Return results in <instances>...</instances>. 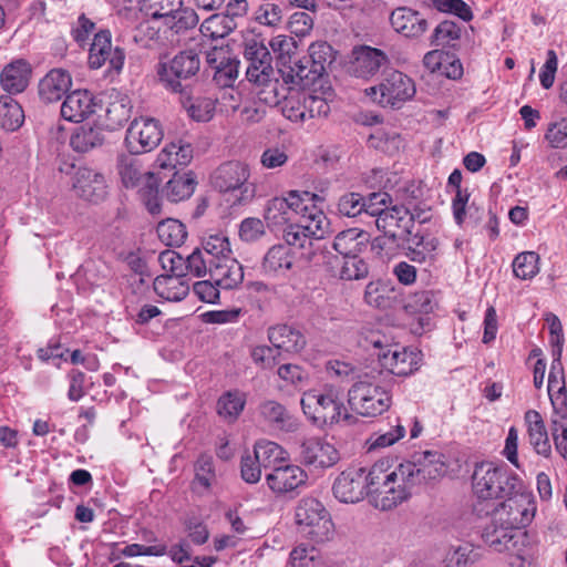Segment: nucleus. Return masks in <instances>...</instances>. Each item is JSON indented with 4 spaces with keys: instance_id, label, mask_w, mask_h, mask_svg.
<instances>
[{
    "instance_id": "c85d7f7f",
    "label": "nucleus",
    "mask_w": 567,
    "mask_h": 567,
    "mask_svg": "<svg viewBox=\"0 0 567 567\" xmlns=\"http://www.w3.org/2000/svg\"><path fill=\"white\" fill-rule=\"evenodd\" d=\"M31 73L32 69L27 60H13L0 73L1 87L10 94L21 93L29 85Z\"/></svg>"
},
{
    "instance_id": "e433bc0d",
    "label": "nucleus",
    "mask_w": 567,
    "mask_h": 567,
    "mask_svg": "<svg viewBox=\"0 0 567 567\" xmlns=\"http://www.w3.org/2000/svg\"><path fill=\"white\" fill-rule=\"evenodd\" d=\"M154 290L164 300L177 302L189 292V284L185 276H157L154 280Z\"/></svg>"
},
{
    "instance_id": "cd10ccee",
    "label": "nucleus",
    "mask_w": 567,
    "mask_h": 567,
    "mask_svg": "<svg viewBox=\"0 0 567 567\" xmlns=\"http://www.w3.org/2000/svg\"><path fill=\"white\" fill-rule=\"evenodd\" d=\"M179 101L188 116L197 122H208L213 118L217 97L214 95H202L188 87L178 92Z\"/></svg>"
},
{
    "instance_id": "e2e57ef3",
    "label": "nucleus",
    "mask_w": 567,
    "mask_h": 567,
    "mask_svg": "<svg viewBox=\"0 0 567 567\" xmlns=\"http://www.w3.org/2000/svg\"><path fill=\"white\" fill-rule=\"evenodd\" d=\"M289 565L290 567H320L321 559L313 547L299 545L291 550Z\"/></svg>"
},
{
    "instance_id": "a19ab883",
    "label": "nucleus",
    "mask_w": 567,
    "mask_h": 567,
    "mask_svg": "<svg viewBox=\"0 0 567 567\" xmlns=\"http://www.w3.org/2000/svg\"><path fill=\"white\" fill-rule=\"evenodd\" d=\"M360 202L362 203L357 210V221L363 223L365 217L380 219L386 207L392 204V196L388 193H371L367 198L357 199V206Z\"/></svg>"
},
{
    "instance_id": "f8f14e48",
    "label": "nucleus",
    "mask_w": 567,
    "mask_h": 567,
    "mask_svg": "<svg viewBox=\"0 0 567 567\" xmlns=\"http://www.w3.org/2000/svg\"><path fill=\"white\" fill-rule=\"evenodd\" d=\"M413 488L442 478L446 473L445 457L437 451L415 453L412 461L401 463Z\"/></svg>"
},
{
    "instance_id": "0eeeda50",
    "label": "nucleus",
    "mask_w": 567,
    "mask_h": 567,
    "mask_svg": "<svg viewBox=\"0 0 567 567\" xmlns=\"http://www.w3.org/2000/svg\"><path fill=\"white\" fill-rule=\"evenodd\" d=\"M321 202L323 197L310 192H290L288 197H275L268 202L265 219L271 226H282L295 221L297 216H307L311 205Z\"/></svg>"
},
{
    "instance_id": "4468645a",
    "label": "nucleus",
    "mask_w": 567,
    "mask_h": 567,
    "mask_svg": "<svg viewBox=\"0 0 567 567\" xmlns=\"http://www.w3.org/2000/svg\"><path fill=\"white\" fill-rule=\"evenodd\" d=\"M249 168L241 162L230 161L221 164L213 175V185L220 192L239 190L240 200H247L254 195V187L248 183Z\"/></svg>"
},
{
    "instance_id": "864d4df0",
    "label": "nucleus",
    "mask_w": 567,
    "mask_h": 567,
    "mask_svg": "<svg viewBox=\"0 0 567 567\" xmlns=\"http://www.w3.org/2000/svg\"><path fill=\"white\" fill-rule=\"evenodd\" d=\"M117 171L125 187H136L143 178L147 181V174H142L137 161L127 155L117 158Z\"/></svg>"
},
{
    "instance_id": "bb28decb",
    "label": "nucleus",
    "mask_w": 567,
    "mask_h": 567,
    "mask_svg": "<svg viewBox=\"0 0 567 567\" xmlns=\"http://www.w3.org/2000/svg\"><path fill=\"white\" fill-rule=\"evenodd\" d=\"M72 85V76L63 69H52L39 82L41 101L54 103L60 101Z\"/></svg>"
},
{
    "instance_id": "4d7b16f0",
    "label": "nucleus",
    "mask_w": 567,
    "mask_h": 567,
    "mask_svg": "<svg viewBox=\"0 0 567 567\" xmlns=\"http://www.w3.org/2000/svg\"><path fill=\"white\" fill-rule=\"evenodd\" d=\"M203 248H200L207 257L213 259H223L231 256L230 244L224 234H213L204 238Z\"/></svg>"
},
{
    "instance_id": "13d9d810",
    "label": "nucleus",
    "mask_w": 567,
    "mask_h": 567,
    "mask_svg": "<svg viewBox=\"0 0 567 567\" xmlns=\"http://www.w3.org/2000/svg\"><path fill=\"white\" fill-rule=\"evenodd\" d=\"M548 375V395L551 404L556 401V398L560 396L559 400L567 402L566 386L564 381V373L560 364L559 357L555 360Z\"/></svg>"
},
{
    "instance_id": "aec40b11",
    "label": "nucleus",
    "mask_w": 567,
    "mask_h": 567,
    "mask_svg": "<svg viewBox=\"0 0 567 567\" xmlns=\"http://www.w3.org/2000/svg\"><path fill=\"white\" fill-rule=\"evenodd\" d=\"M307 480L308 475L300 466L285 462L266 475L268 487L278 495L298 489Z\"/></svg>"
},
{
    "instance_id": "412c9836",
    "label": "nucleus",
    "mask_w": 567,
    "mask_h": 567,
    "mask_svg": "<svg viewBox=\"0 0 567 567\" xmlns=\"http://www.w3.org/2000/svg\"><path fill=\"white\" fill-rule=\"evenodd\" d=\"M300 449L302 462L317 468L330 467L339 460L334 446L320 437L306 439Z\"/></svg>"
},
{
    "instance_id": "0e129e2a",
    "label": "nucleus",
    "mask_w": 567,
    "mask_h": 567,
    "mask_svg": "<svg viewBox=\"0 0 567 567\" xmlns=\"http://www.w3.org/2000/svg\"><path fill=\"white\" fill-rule=\"evenodd\" d=\"M216 481L214 461L210 455H200L195 464V484L208 489Z\"/></svg>"
},
{
    "instance_id": "c9c22d12",
    "label": "nucleus",
    "mask_w": 567,
    "mask_h": 567,
    "mask_svg": "<svg viewBox=\"0 0 567 567\" xmlns=\"http://www.w3.org/2000/svg\"><path fill=\"white\" fill-rule=\"evenodd\" d=\"M524 419L527 425L529 442L534 446L536 453L546 457L549 456L551 446L540 413L536 410H528L525 413Z\"/></svg>"
},
{
    "instance_id": "603ef678",
    "label": "nucleus",
    "mask_w": 567,
    "mask_h": 567,
    "mask_svg": "<svg viewBox=\"0 0 567 567\" xmlns=\"http://www.w3.org/2000/svg\"><path fill=\"white\" fill-rule=\"evenodd\" d=\"M131 100L127 95L117 94L106 107V118L112 127L121 126L131 116Z\"/></svg>"
},
{
    "instance_id": "6e6552de",
    "label": "nucleus",
    "mask_w": 567,
    "mask_h": 567,
    "mask_svg": "<svg viewBox=\"0 0 567 567\" xmlns=\"http://www.w3.org/2000/svg\"><path fill=\"white\" fill-rule=\"evenodd\" d=\"M200 69L199 55L194 50H184L175 54L172 59L159 62L157 65V75L163 86L178 93L187 89L183 85L195 76Z\"/></svg>"
},
{
    "instance_id": "6ab92c4d",
    "label": "nucleus",
    "mask_w": 567,
    "mask_h": 567,
    "mask_svg": "<svg viewBox=\"0 0 567 567\" xmlns=\"http://www.w3.org/2000/svg\"><path fill=\"white\" fill-rule=\"evenodd\" d=\"M380 368L395 375H409L417 369L419 354L398 344H385L377 359Z\"/></svg>"
},
{
    "instance_id": "774afa93",
    "label": "nucleus",
    "mask_w": 567,
    "mask_h": 567,
    "mask_svg": "<svg viewBox=\"0 0 567 567\" xmlns=\"http://www.w3.org/2000/svg\"><path fill=\"white\" fill-rule=\"evenodd\" d=\"M158 261L165 276H185V259L174 250L167 249L159 254Z\"/></svg>"
},
{
    "instance_id": "ea45409f",
    "label": "nucleus",
    "mask_w": 567,
    "mask_h": 567,
    "mask_svg": "<svg viewBox=\"0 0 567 567\" xmlns=\"http://www.w3.org/2000/svg\"><path fill=\"white\" fill-rule=\"evenodd\" d=\"M281 95V113L291 122L303 123L308 120L307 106L305 100V92H291L289 95L285 94V87L281 84L279 89Z\"/></svg>"
},
{
    "instance_id": "7c9ffc66",
    "label": "nucleus",
    "mask_w": 567,
    "mask_h": 567,
    "mask_svg": "<svg viewBox=\"0 0 567 567\" xmlns=\"http://www.w3.org/2000/svg\"><path fill=\"white\" fill-rule=\"evenodd\" d=\"M392 28L408 38H419L427 30V21L421 14L406 7L394 9L390 16Z\"/></svg>"
},
{
    "instance_id": "72a5a7b5",
    "label": "nucleus",
    "mask_w": 567,
    "mask_h": 567,
    "mask_svg": "<svg viewBox=\"0 0 567 567\" xmlns=\"http://www.w3.org/2000/svg\"><path fill=\"white\" fill-rule=\"evenodd\" d=\"M279 72L284 83L290 87L307 86L319 78L317 73H313L310 60L307 56L290 60L289 64L284 63Z\"/></svg>"
},
{
    "instance_id": "5701e85b",
    "label": "nucleus",
    "mask_w": 567,
    "mask_h": 567,
    "mask_svg": "<svg viewBox=\"0 0 567 567\" xmlns=\"http://www.w3.org/2000/svg\"><path fill=\"white\" fill-rule=\"evenodd\" d=\"M401 291L390 281L381 279L370 281L363 291V302L379 310H388L401 301Z\"/></svg>"
},
{
    "instance_id": "4c0bfd02",
    "label": "nucleus",
    "mask_w": 567,
    "mask_h": 567,
    "mask_svg": "<svg viewBox=\"0 0 567 567\" xmlns=\"http://www.w3.org/2000/svg\"><path fill=\"white\" fill-rule=\"evenodd\" d=\"M259 415L269 426L280 431H293L296 423L287 409L279 402L268 400L259 405Z\"/></svg>"
},
{
    "instance_id": "9b49d317",
    "label": "nucleus",
    "mask_w": 567,
    "mask_h": 567,
    "mask_svg": "<svg viewBox=\"0 0 567 567\" xmlns=\"http://www.w3.org/2000/svg\"><path fill=\"white\" fill-rule=\"evenodd\" d=\"M163 136L164 131L158 120L141 116L126 130L125 145L131 154H144L157 147Z\"/></svg>"
},
{
    "instance_id": "37998d69",
    "label": "nucleus",
    "mask_w": 567,
    "mask_h": 567,
    "mask_svg": "<svg viewBox=\"0 0 567 567\" xmlns=\"http://www.w3.org/2000/svg\"><path fill=\"white\" fill-rule=\"evenodd\" d=\"M236 21L223 13L212 14L200 24V33L210 40L223 39L236 29Z\"/></svg>"
},
{
    "instance_id": "7ed1b4c3",
    "label": "nucleus",
    "mask_w": 567,
    "mask_h": 567,
    "mask_svg": "<svg viewBox=\"0 0 567 567\" xmlns=\"http://www.w3.org/2000/svg\"><path fill=\"white\" fill-rule=\"evenodd\" d=\"M244 55L248 62L246 78L258 89V100L268 106L278 105L281 84L276 78L272 58L264 41L256 37L246 39Z\"/></svg>"
},
{
    "instance_id": "69168bd1",
    "label": "nucleus",
    "mask_w": 567,
    "mask_h": 567,
    "mask_svg": "<svg viewBox=\"0 0 567 567\" xmlns=\"http://www.w3.org/2000/svg\"><path fill=\"white\" fill-rule=\"evenodd\" d=\"M480 557L478 551L471 545L460 546L446 556V567H467L475 564Z\"/></svg>"
},
{
    "instance_id": "58836bf2",
    "label": "nucleus",
    "mask_w": 567,
    "mask_h": 567,
    "mask_svg": "<svg viewBox=\"0 0 567 567\" xmlns=\"http://www.w3.org/2000/svg\"><path fill=\"white\" fill-rule=\"evenodd\" d=\"M247 394L238 389L224 392L216 402L218 416L227 423H234L241 414Z\"/></svg>"
},
{
    "instance_id": "c756f323",
    "label": "nucleus",
    "mask_w": 567,
    "mask_h": 567,
    "mask_svg": "<svg viewBox=\"0 0 567 567\" xmlns=\"http://www.w3.org/2000/svg\"><path fill=\"white\" fill-rule=\"evenodd\" d=\"M95 111L92 94L85 90H75L66 95L61 105V115L70 122H82Z\"/></svg>"
},
{
    "instance_id": "8fccbe9b",
    "label": "nucleus",
    "mask_w": 567,
    "mask_h": 567,
    "mask_svg": "<svg viewBox=\"0 0 567 567\" xmlns=\"http://www.w3.org/2000/svg\"><path fill=\"white\" fill-rule=\"evenodd\" d=\"M461 27L454 21L444 20L434 29L430 43L433 47L455 48L456 42L461 38Z\"/></svg>"
},
{
    "instance_id": "39448f33",
    "label": "nucleus",
    "mask_w": 567,
    "mask_h": 567,
    "mask_svg": "<svg viewBox=\"0 0 567 567\" xmlns=\"http://www.w3.org/2000/svg\"><path fill=\"white\" fill-rule=\"evenodd\" d=\"M296 523L307 538L323 543L333 534V523L323 504L313 497L302 498L296 507Z\"/></svg>"
},
{
    "instance_id": "f3484780",
    "label": "nucleus",
    "mask_w": 567,
    "mask_h": 567,
    "mask_svg": "<svg viewBox=\"0 0 567 567\" xmlns=\"http://www.w3.org/2000/svg\"><path fill=\"white\" fill-rule=\"evenodd\" d=\"M72 188L76 196L92 203L106 197L107 185L102 173L90 167H78L72 177Z\"/></svg>"
},
{
    "instance_id": "b1692460",
    "label": "nucleus",
    "mask_w": 567,
    "mask_h": 567,
    "mask_svg": "<svg viewBox=\"0 0 567 567\" xmlns=\"http://www.w3.org/2000/svg\"><path fill=\"white\" fill-rule=\"evenodd\" d=\"M207 63L214 70L213 81L220 87H231L238 76L239 61L233 59L223 49H213L207 53Z\"/></svg>"
},
{
    "instance_id": "ddd939ff",
    "label": "nucleus",
    "mask_w": 567,
    "mask_h": 567,
    "mask_svg": "<svg viewBox=\"0 0 567 567\" xmlns=\"http://www.w3.org/2000/svg\"><path fill=\"white\" fill-rule=\"evenodd\" d=\"M150 16L163 19L164 24L175 33L189 30L198 23V16L190 8L183 7V0H148Z\"/></svg>"
},
{
    "instance_id": "5fc2aeb1",
    "label": "nucleus",
    "mask_w": 567,
    "mask_h": 567,
    "mask_svg": "<svg viewBox=\"0 0 567 567\" xmlns=\"http://www.w3.org/2000/svg\"><path fill=\"white\" fill-rule=\"evenodd\" d=\"M539 256L534 251L518 254L513 261L514 275L523 280L532 279L538 271Z\"/></svg>"
},
{
    "instance_id": "a878e982",
    "label": "nucleus",
    "mask_w": 567,
    "mask_h": 567,
    "mask_svg": "<svg viewBox=\"0 0 567 567\" xmlns=\"http://www.w3.org/2000/svg\"><path fill=\"white\" fill-rule=\"evenodd\" d=\"M389 64L390 58L383 50L357 44V78L370 80Z\"/></svg>"
},
{
    "instance_id": "052dcab7",
    "label": "nucleus",
    "mask_w": 567,
    "mask_h": 567,
    "mask_svg": "<svg viewBox=\"0 0 567 567\" xmlns=\"http://www.w3.org/2000/svg\"><path fill=\"white\" fill-rule=\"evenodd\" d=\"M386 338L380 331H361L357 338V346L362 351L368 352L370 357H375L377 359L380 351L384 350Z\"/></svg>"
},
{
    "instance_id": "1a4fd4ad",
    "label": "nucleus",
    "mask_w": 567,
    "mask_h": 567,
    "mask_svg": "<svg viewBox=\"0 0 567 567\" xmlns=\"http://www.w3.org/2000/svg\"><path fill=\"white\" fill-rule=\"evenodd\" d=\"M416 218L404 210L391 204L380 216V219H374V224L379 230H382L392 241H402L410 246H420L424 241V236L414 233V225Z\"/></svg>"
},
{
    "instance_id": "09e8293b",
    "label": "nucleus",
    "mask_w": 567,
    "mask_h": 567,
    "mask_svg": "<svg viewBox=\"0 0 567 567\" xmlns=\"http://www.w3.org/2000/svg\"><path fill=\"white\" fill-rule=\"evenodd\" d=\"M156 231L161 241L166 246H181L187 237L184 224L173 218L161 221Z\"/></svg>"
},
{
    "instance_id": "2f4dec72",
    "label": "nucleus",
    "mask_w": 567,
    "mask_h": 567,
    "mask_svg": "<svg viewBox=\"0 0 567 567\" xmlns=\"http://www.w3.org/2000/svg\"><path fill=\"white\" fill-rule=\"evenodd\" d=\"M295 262L292 248L284 244L271 246L265 254L261 270L267 276L281 277L289 271Z\"/></svg>"
},
{
    "instance_id": "20e7f679",
    "label": "nucleus",
    "mask_w": 567,
    "mask_h": 567,
    "mask_svg": "<svg viewBox=\"0 0 567 567\" xmlns=\"http://www.w3.org/2000/svg\"><path fill=\"white\" fill-rule=\"evenodd\" d=\"M473 491L480 503L497 498L520 497L522 484L519 478L508 471L507 466H495L492 463H482L474 470ZM486 506V504H483Z\"/></svg>"
},
{
    "instance_id": "f257e3e1",
    "label": "nucleus",
    "mask_w": 567,
    "mask_h": 567,
    "mask_svg": "<svg viewBox=\"0 0 567 567\" xmlns=\"http://www.w3.org/2000/svg\"><path fill=\"white\" fill-rule=\"evenodd\" d=\"M474 511L488 519L483 527V540L495 551L502 553L509 549L516 532L530 523L535 507L527 496H520L509 497L491 509L488 503L486 506L477 503Z\"/></svg>"
},
{
    "instance_id": "f704fd0d",
    "label": "nucleus",
    "mask_w": 567,
    "mask_h": 567,
    "mask_svg": "<svg viewBox=\"0 0 567 567\" xmlns=\"http://www.w3.org/2000/svg\"><path fill=\"white\" fill-rule=\"evenodd\" d=\"M268 339L276 349L286 352H299L306 346L305 336L293 327L279 324L268 331Z\"/></svg>"
},
{
    "instance_id": "dca6fc26",
    "label": "nucleus",
    "mask_w": 567,
    "mask_h": 567,
    "mask_svg": "<svg viewBox=\"0 0 567 567\" xmlns=\"http://www.w3.org/2000/svg\"><path fill=\"white\" fill-rule=\"evenodd\" d=\"M392 196V204L408 210L417 223L424 224L431 219V209L423 199V188L414 182L400 185Z\"/></svg>"
},
{
    "instance_id": "338daca9",
    "label": "nucleus",
    "mask_w": 567,
    "mask_h": 567,
    "mask_svg": "<svg viewBox=\"0 0 567 567\" xmlns=\"http://www.w3.org/2000/svg\"><path fill=\"white\" fill-rule=\"evenodd\" d=\"M432 6L441 12L453 13L466 22L473 19L471 8L463 0H432Z\"/></svg>"
},
{
    "instance_id": "4be33fe9",
    "label": "nucleus",
    "mask_w": 567,
    "mask_h": 567,
    "mask_svg": "<svg viewBox=\"0 0 567 567\" xmlns=\"http://www.w3.org/2000/svg\"><path fill=\"white\" fill-rule=\"evenodd\" d=\"M357 398H360V409L357 414L362 416H377L388 410L390 398L388 393L372 382L357 381Z\"/></svg>"
},
{
    "instance_id": "473e14b6",
    "label": "nucleus",
    "mask_w": 567,
    "mask_h": 567,
    "mask_svg": "<svg viewBox=\"0 0 567 567\" xmlns=\"http://www.w3.org/2000/svg\"><path fill=\"white\" fill-rule=\"evenodd\" d=\"M193 159V147L184 141L171 142L157 154L155 166L173 171L187 166Z\"/></svg>"
},
{
    "instance_id": "79ce46f5",
    "label": "nucleus",
    "mask_w": 567,
    "mask_h": 567,
    "mask_svg": "<svg viewBox=\"0 0 567 567\" xmlns=\"http://www.w3.org/2000/svg\"><path fill=\"white\" fill-rule=\"evenodd\" d=\"M333 248L346 259L340 271L341 279L351 280L353 274L349 264L354 267V230L347 229L339 233L334 238Z\"/></svg>"
},
{
    "instance_id": "680f3d73",
    "label": "nucleus",
    "mask_w": 567,
    "mask_h": 567,
    "mask_svg": "<svg viewBox=\"0 0 567 567\" xmlns=\"http://www.w3.org/2000/svg\"><path fill=\"white\" fill-rule=\"evenodd\" d=\"M212 259L207 257V255L200 249L196 248L186 259H185V276L187 274L193 275L194 277H206L210 275L209 266Z\"/></svg>"
},
{
    "instance_id": "49530a36",
    "label": "nucleus",
    "mask_w": 567,
    "mask_h": 567,
    "mask_svg": "<svg viewBox=\"0 0 567 567\" xmlns=\"http://www.w3.org/2000/svg\"><path fill=\"white\" fill-rule=\"evenodd\" d=\"M24 120L23 110L10 95L0 97V125L7 131L18 130Z\"/></svg>"
},
{
    "instance_id": "bf43d9fd",
    "label": "nucleus",
    "mask_w": 567,
    "mask_h": 567,
    "mask_svg": "<svg viewBox=\"0 0 567 567\" xmlns=\"http://www.w3.org/2000/svg\"><path fill=\"white\" fill-rule=\"evenodd\" d=\"M435 302L431 291L415 292L405 300L403 309L409 315L430 313L433 311Z\"/></svg>"
},
{
    "instance_id": "3c124183",
    "label": "nucleus",
    "mask_w": 567,
    "mask_h": 567,
    "mask_svg": "<svg viewBox=\"0 0 567 567\" xmlns=\"http://www.w3.org/2000/svg\"><path fill=\"white\" fill-rule=\"evenodd\" d=\"M307 59L310 60L313 73H317L320 78L326 66L334 61V51L327 42H315L309 47V56Z\"/></svg>"
},
{
    "instance_id": "393cba45",
    "label": "nucleus",
    "mask_w": 567,
    "mask_h": 567,
    "mask_svg": "<svg viewBox=\"0 0 567 567\" xmlns=\"http://www.w3.org/2000/svg\"><path fill=\"white\" fill-rule=\"evenodd\" d=\"M209 277L221 289H234L244 280V268L233 256L213 259L209 266Z\"/></svg>"
},
{
    "instance_id": "a18cd8bd",
    "label": "nucleus",
    "mask_w": 567,
    "mask_h": 567,
    "mask_svg": "<svg viewBox=\"0 0 567 567\" xmlns=\"http://www.w3.org/2000/svg\"><path fill=\"white\" fill-rule=\"evenodd\" d=\"M252 456L259 461L265 470L278 467L285 462L284 449L271 441H259L255 444Z\"/></svg>"
},
{
    "instance_id": "6e6d98bb",
    "label": "nucleus",
    "mask_w": 567,
    "mask_h": 567,
    "mask_svg": "<svg viewBox=\"0 0 567 567\" xmlns=\"http://www.w3.org/2000/svg\"><path fill=\"white\" fill-rule=\"evenodd\" d=\"M354 470L347 468L336 478L332 492L334 497L346 504L354 503Z\"/></svg>"
},
{
    "instance_id": "423d86ee",
    "label": "nucleus",
    "mask_w": 567,
    "mask_h": 567,
    "mask_svg": "<svg viewBox=\"0 0 567 567\" xmlns=\"http://www.w3.org/2000/svg\"><path fill=\"white\" fill-rule=\"evenodd\" d=\"M301 406L308 419L318 426L352 423L349 410L330 394L308 391L301 398Z\"/></svg>"
},
{
    "instance_id": "9d476101",
    "label": "nucleus",
    "mask_w": 567,
    "mask_h": 567,
    "mask_svg": "<svg viewBox=\"0 0 567 567\" xmlns=\"http://www.w3.org/2000/svg\"><path fill=\"white\" fill-rule=\"evenodd\" d=\"M317 204L311 205L307 216H299V220L292 221L285 229V245L290 248L292 246L303 248L307 244L311 245L312 239L323 238L328 223L323 212L317 207Z\"/></svg>"
},
{
    "instance_id": "de8ad7c7",
    "label": "nucleus",
    "mask_w": 567,
    "mask_h": 567,
    "mask_svg": "<svg viewBox=\"0 0 567 567\" xmlns=\"http://www.w3.org/2000/svg\"><path fill=\"white\" fill-rule=\"evenodd\" d=\"M104 135L100 127L83 125L76 128L71 137L74 151L85 153L103 144Z\"/></svg>"
},
{
    "instance_id": "2eb2a0df",
    "label": "nucleus",
    "mask_w": 567,
    "mask_h": 567,
    "mask_svg": "<svg viewBox=\"0 0 567 567\" xmlns=\"http://www.w3.org/2000/svg\"><path fill=\"white\" fill-rule=\"evenodd\" d=\"M87 62L91 69L97 70L107 65L110 71L118 73L124 66L125 52L112 44V34L109 30H101L93 38Z\"/></svg>"
},
{
    "instance_id": "a211bd4d",
    "label": "nucleus",
    "mask_w": 567,
    "mask_h": 567,
    "mask_svg": "<svg viewBox=\"0 0 567 567\" xmlns=\"http://www.w3.org/2000/svg\"><path fill=\"white\" fill-rule=\"evenodd\" d=\"M381 102L391 107H400L402 103L415 95V85L411 78L400 71L390 73L380 83Z\"/></svg>"
},
{
    "instance_id": "c03bdc74",
    "label": "nucleus",
    "mask_w": 567,
    "mask_h": 567,
    "mask_svg": "<svg viewBox=\"0 0 567 567\" xmlns=\"http://www.w3.org/2000/svg\"><path fill=\"white\" fill-rule=\"evenodd\" d=\"M196 187V181L190 173L174 174L164 188L166 197L171 202H181L192 196Z\"/></svg>"
},
{
    "instance_id": "f03ea898",
    "label": "nucleus",
    "mask_w": 567,
    "mask_h": 567,
    "mask_svg": "<svg viewBox=\"0 0 567 567\" xmlns=\"http://www.w3.org/2000/svg\"><path fill=\"white\" fill-rule=\"evenodd\" d=\"M413 486L400 464L388 473L384 463H375L365 476L360 495L370 505L380 511H390L408 501Z\"/></svg>"
}]
</instances>
